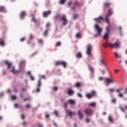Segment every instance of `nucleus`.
I'll list each match as a JSON object with an SVG mask.
<instances>
[{
    "label": "nucleus",
    "instance_id": "f257e3e1",
    "mask_svg": "<svg viewBox=\"0 0 127 127\" xmlns=\"http://www.w3.org/2000/svg\"><path fill=\"white\" fill-rule=\"evenodd\" d=\"M113 14V10L109 9L108 11L107 14L106 15V19L103 18L102 16H100L98 18H95L94 19V20L95 21H98L99 22H101V20H103V21H106L108 24H110V20H109V16H111Z\"/></svg>",
    "mask_w": 127,
    "mask_h": 127
},
{
    "label": "nucleus",
    "instance_id": "f03ea898",
    "mask_svg": "<svg viewBox=\"0 0 127 127\" xmlns=\"http://www.w3.org/2000/svg\"><path fill=\"white\" fill-rule=\"evenodd\" d=\"M25 64V62L24 61H22L20 62L19 65V70H16L14 68V66H11L12 69L11 70V72L13 73V74H18V73H20L22 70H23V68L24 67V64Z\"/></svg>",
    "mask_w": 127,
    "mask_h": 127
},
{
    "label": "nucleus",
    "instance_id": "7ed1b4c3",
    "mask_svg": "<svg viewBox=\"0 0 127 127\" xmlns=\"http://www.w3.org/2000/svg\"><path fill=\"white\" fill-rule=\"evenodd\" d=\"M94 28L97 32V34L94 35L95 37H101V36H102V31H103V29L99 26V25L97 24L95 25Z\"/></svg>",
    "mask_w": 127,
    "mask_h": 127
},
{
    "label": "nucleus",
    "instance_id": "20e7f679",
    "mask_svg": "<svg viewBox=\"0 0 127 127\" xmlns=\"http://www.w3.org/2000/svg\"><path fill=\"white\" fill-rule=\"evenodd\" d=\"M120 41H118L115 43V44H113L112 43H106L104 45V47H107V46H109L111 47V48H119L120 47Z\"/></svg>",
    "mask_w": 127,
    "mask_h": 127
},
{
    "label": "nucleus",
    "instance_id": "39448f33",
    "mask_svg": "<svg viewBox=\"0 0 127 127\" xmlns=\"http://www.w3.org/2000/svg\"><path fill=\"white\" fill-rule=\"evenodd\" d=\"M106 32L105 33L104 36H103V39H108L109 34H110V26H108L106 28Z\"/></svg>",
    "mask_w": 127,
    "mask_h": 127
},
{
    "label": "nucleus",
    "instance_id": "423d86ee",
    "mask_svg": "<svg viewBox=\"0 0 127 127\" xmlns=\"http://www.w3.org/2000/svg\"><path fill=\"white\" fill-rule=\"evenodd\" d=\"M92 52V46L91 45H87V50H86V54L88 55V56H90Z\"/></svg>",
    "mask_w": 127,
    "mask_h": 127
},
{
    "label": "nucleus",
    "instance_id": "0eeeda50",
    "mask_svg": "<svg viewBox=\"0 0 127 127\" xmlns=\"http://www.w3.org/2000/svg\"><path fill=\"white\" fill-rule=\"evenodd\" d=\"M66 115H68V116L72 119V117L73 116H75L76 115V112H72L70 110H68L66 111Z\"/></svg>",
    "mask_w": 127,
    "mask_h": 127
},
{
    "label": "nucleus",
    "instance_id": "6e6552de",
    "mask_svg": "<svg viewBox=\"0 0 127 127\" xmlns=\"http://www.w3.org/2000/svg\"><path fill=\"white\" fill-rule=\"evenodd\" d=\"M61 20H63V23L64 25H66L67 24L68 21L66 18V15H63L62 17L61 18Z\"/></svg>",
    "mask_w": 127,
    "mask_h": 127
},
{
    "label": "nucleus",
    "instance_id": "1a4fd4ad",
    "mask_svg": "<svg viewBox=\"0 0 127 127\" xmlns=\"http://www.w3.org/2000/svg\"><path fill=\"white\" fill-rule=\"evenodd\" d=\"M56 65H57L58 66L59 65H62L64 68L67 66V63L65 62H57L55 63Z\"/></svg>",
    "mask_w": 127,
    "mask_h": 127
},
{
    "label": "nucleus",
    "instance_id": "9d476101",
    "mask_svg": "<svg viewBox=\"0 0 127 127\" xmlns=\"http://www.w3.org/2000/svg\"><path fill=\"white\" fill-rule=\"evenodd\" d=\"M106 81L108 85H110V84H114L116 81L112 78H106Z\"/></svg>",
    "mask_w": 127,
    "mask_h": 127
},
{
    "label": "nucleus",
    "instance_id": "9b49d317",
    "mask_svg": "<svg viewBox=\"0 0 127 127\" xmlns=\"http://www.w3.org/2000/svg\"><path fill=\"white\" fill-rule=\"evenodd\" d=\"M96 96V92L95 91H92L91 94H87L86 97L88 99H91L92 97H95Z\"/></svg>",
    "mask_w": 127,
    "mask_h": 127
},
{
    "label": "nucleus",
    "instance_id": "f8f14e48",
    "mask_svg": "<svg viewBox=\"0 0 127 127\" xmlns=\"http://www.w3.org/2000/svg\"><path fill=\"white\" fill-rule=\"evenodd\" d=\"M84 113H85L86 115L90 116V115H92L93 110H92L91 109H86L84 110Z\"/></svg>",
    "mask_w": 127,
    "mask_h": 127
},
{
    "label": "nucleus",
    "instance_id": "ddd939ff",
    "mask_svg": "<svg viewBox=\"0 0 127 127\" xmlns=\"http://www.w3.org/2000/svg\"><path fill=\"white\" fill-rule=\"evenodd\" d=\"M99 63H100V66H105V65H106V63L105 62V59H104V58H100V59L99 60Z\"/></svg>",
    "mask_w": 127,
    "mask_h": 127
},
{
    "label": "nucleus",
    "instance_id": "4468645a",
    "mask_svg": "<svg viewBox=\"0 0 127 127\" xmlns=\"http://www.w3.org/2000/svg\"><path fill=\"white\" fill-rule=\"evenodd\" d=\"M77 114L78 115V117L80 120H82V119L84 118V115H83V113H82V111H81V110H79L78 111Z\"/></svg>",
    "mask_w": 127,
    "mask_h": 127
},
{
    "label": "nucleus",
    "instance_id": "2eb2a0df",
    "mask_svg": "<svg viewBox=\"0 0 127 127\" xmlns=\"http://www.w3.org/2000/svg\"><path fill=\"white\" fill-rule=\"evenodd\" d=\"M51 13V11L49 10L48 11H44L43 12V16L44 17H47Z\"/></svg>",
    "mask_w": 127,
    "mask_h": 127
},
{
    "label": "nucleus",
    "instance_id": "dca6fc26",
    "mask_svg": "<svg viewBox=\"0 0 127 127\" xmlns=\"http://www.w3.org/2000/svg\"><path fill=\"white\" fill-rule=\"evenodd\" d=\"M88 68L89 70H90V71H91V72L92 73V74L90 75V78H93V77H94V74H93V73H94V68L90 65L88 66Z\"/></svg>",
    "mask_w": 127,
    "mask_h": 127
},
{
    "label": "nucleus",
    "instance_id": "f3484780",
    "mask_svg": "<svg viewBox=\"0 0 127 127\" xmlns=\"http://www.w3.org/2000/svg\"><path fill=\"white\" fill-rule=\"evenodd\" d=\"M5 64L7 66V69H9L11 67V63L7 61H5Z\"/></svg>",
    "mask_w": 127,
    "mask_h": 127
},
{
    "label": "nucleus",
    "instance_id": "a211bd4d",
    "mask_svg": "<svg viewBox=\"0 0 127 127\" xmlns=\"http://www.w3.org/2000/svg\"><path fill=\"white\" fill-rule=\"evenodd\" d=\"M25 15H26V12H25V11H23L21 12L20 17L21 19H23Z\"/></svg>",
    "mask_w": 127,
    "mask_h": 127
},
{
    "label": "nucleus",
    "instance_id": "6ab92c4d",
    "mask_svg": "<svg viewBox=\"0 0 127 127\" xmlns=\"http://www.w3.org/2000/svg\"><path fill=\"white\" fill-rule=\"evenodd\" d=\"M67 94L68 95H69V96H72V95L74 94V91L72 90L71 89H68Z\"/></svg>",
    "mask_w": 127,
    "mask_h": 127
},
{
    "label": "nucleus",
    "instance_id": "aec40b11",
    "mask_svg": "<svg viewBox=\"0 0 127 127\" xmlns=\"http://www.w3.org/2000/svg\"><path fill=\"white\" fill-rule=\"evenodd\" d=\"M68 102L70 105H75V101L72 99L68 100Z\"/></svg>",
    "mask_w": 127,
    "mask_h": 127
},
{
    "label": "nucleus",
    "instance_id": "412c9836",
    "mask_svg": "<svg viewBox=\"0 0 127 127\" xmlns=\"http://www.w3.org/2000/svg\"><path fill=\"white\" fill-rule=\"evenodd\" d=\"M0 12H5V8L3 6H0Z\"/></svg>",
    "mask_w": 127,
    "mask_h": 127
},
{
    "label": "nucleus",
    "instance_id": "4be33fe9",
    "mask_svg": "<svg viewBox=\"0 0 127 127\" xmlns=\"http://www.w3.org/2000/svg\"><path fill=\"white\" fill-rule=\"evenodd\" d=\"M31 16H32V21H33V22H35V23H36V19L35 18V17H34V16L33 15H31Z\"/></svg>",
    "mask_w": 127,
    "mask_h": 127
},
{
    "label": "nucleus",
    "instance_id": "5701e85b",
    "mask_svg": "<svg viewBox=\"0 0 127 127\" xmlns=\"http://www.w3.org/2000/svg\"><path fill=\"white\" fill-rule=\"evenodd\" d=\"M76 57L77 58H81L82 57V54L81 53H78L76 54Z\"/></svg>",
    "mask_w": 127,
    "mask_h": 127
},
{
    "label": "nucleus",
    "instance_id": "b1692460",
    "mask_svg": "<svg viewBox=\"0 0 127 127\" xmlns=\"http://www.w3.org/2000/svg\"><path fill=\"white\" fill-rule=\"evenodd\" d=\"M37 86L38 87H40L41 86V78H40V79H39Z\"/></svg>",
    "mask_w": 127,
    "mask_h": 127
},
{
    "label": "nucleus",
    "instance_id": "393cba45",
    "mask_svg": "<svg viewBox=\"0 0 127 127\" xmlns=\"http://www.w3.org/2000/svg\"><path fill=\"white\" fill-rule=\"evenodd\" d=\"M89 105L90 107H95L96 106V102H93V103H90L89 104Z\"/></svg>",
    "mask_w": 127,
    "mask_h": 127
},
{
    "label": "nucleus",
    "instance_id": "a878e982",
    "mask_svg": "<svg viewBox=\"0 0 127 127\" xmlns=\"http://www.w3.org/2000/svg\"><path fill=\"white\" fill-rule=\"evenodd\" d=\"M114 54L116 58H122V57H121V56H119V55L118 54V53L115 52Z\"/></svg>",
    "mask_w": 127,
    "mask_h": 127
},
{
    "label": "nucleus",
    "instance_id": "bb28decb",
    "mask_svg": "<svg viewBox=\"0 0 127 127\" xmlns=\"http://www.w3.org/2000/svg\"><path fill=\"white\" fill-rule=\"evenodd\" d=\"M38 43H40V44H43V40L41 39H38Z\"/></svg>",
    "mask_w": 127,
    "mask_h": 127
},
{
    "label": "nucleus",
    "instance_id": "cd10ccee",
    "mask_svg": "<svg viewBox=\"0 0 127 127\" xmlns=\"http://www.w3.org/2000/svg\"><path fill=\"white\" fill-rule=\"evenodd\" d=\"M54 115L56 116L57 117H59V113H58V111H55L54 113Z\"/></svg>",
    "mask_w": 127,
    "mask_h": 127
},
{
    "label": "nucleus",
    "instance_id": "c85d7f7f",
    "mask_svg": "<svg viewBox=\"0 0 127 127\" xmlns=\"http://www.w3.org/2000/svg\"><path fill=\"white\" fill-rule=\"evenodd\" d=\"M80 86H81V83L80 82H77L75 84V87H77V88H79V87H80Z\"/></svg>",
    "mask_w": 127,
    "mask_h": 127
},
{
    "label": "nucleus",
    "instance_id": "c756f323",
    "mask_svg": "<svg viewBox=\"0 0 127 127\" xmlns=\"http://www.w3.org/2000/svg\"><path fill=\"white\" fill-rule=\"evenodd\" d=\"M76 38H81V34L80 33L76 34Z\"/></svg>",
    "mask_w": 127,
    "mask_h": 127
},
{
    "label": "nucleus",
    "instance_id": "7c9ffc66",
    "mask_svg": "<svg viewBox=\"0 0 127 127\" xmlns=\"http://www.w3.org/2000/svg\"><path fill=\"white\" fill-rule=\"evenodd\" d=\"M48 32V30H46L45 32L43 33L44 36H47V33Z\"/></svg>",
    "mask_w": 127,
    "mask_h": 127
},
{
    "label": "nucleus",
    "instance_id": "2f4dec72",
    "mask_svg": "<svg viewBox=\"0 0 127 127\" xmlns=\"http://www.w3.org/2000/svg\"><path fill=\"white\" fill-rule=\"evenodd\" d=\"M65 1H66V0H60L61 4H64V3H65Z\"/></svg>",
    "mask_w": 127,
    "mask_h": 127
},
{
    "label": "nucleus",
    "instance_id": "473e14b6",
    "mask_svg": "<svg viewBox=\"0 0 127 127\" xmlns=\"http://www.w3.org/2000/svg\"><path fill=\"white\" fill-rule=\"evenodd\" d=\"M74 5H78V6H80V5H81V3L78 2V1H76L74 3Z\"/></svg>",
    "mask_w": 127,
    "mask_h": 127
},
{
    "label": "nucleus",
    "instance_id": "72a5a7b5",
    "mask_svg": "<svg viewBox=\"0 0 127 127\" xmlns=\"http://www.w3.org/2000/svg\"><path fill=\"white\" fill-rule=\"evenodd\" d=\"M109 121L110 123H113V118H111V116H109Z\"/></svg>",
    "mask_w": 127,
    "mask_h": 127
},
{
    "label": "nucleus",
    "instance_id": "f704fd0d",
    "mask_svg": "<svg viewBox=\"0 0 127 127\" xmlns=\"http://www.w3.org/2000/svg\"><path fill=\"white\" fill-rule=\"evenodd\" d=\"M37 127H43V125H42L41 123H38Z\"/></svg>",
    "mask_w": 127,
    "mask_h": 127
},
{
    "label": "nucleus",
    "instance_id": "c9c22d12",
    "mask_svg": "<svg viewBox=\"0 0 127 127\" xmlns=\"http://www.w3.org/2000/svg\"><path fill=\"white\" fill-rule=\"evenodd\" d=\"M4 41L0 42V45H1V46H4Z\"/></svg>",
    "mask_w": 127,
    "mask_h": 127
},
{
    "label": "nucleus",
    "instance_id": "e433bc0d",
    "mask_svg": "<svg viewBox=\"0 0 127 127\" xmlns=\"http://www.w3.org/2000/svg\"><path fill=\"white\" fill-rule=\"evenodd\" d=\"M30 78H31V80H32V81H34V76H33L32 75L30 74Z\"/></svg>",
    "mask_w": 127,
    "mask_h": 127
},
{
    "label": "nucleus",
    "instance_id": "4c0bfd02",
    "mask_svg": "<svg viewBox=\"0 0 127 127\" xmlns=\"http://www.w3.org/2000/svg\"><path fill=\"white\" fill-rule=\"evenodd\" d=\"M26 108H27V109H30V108H31V106L30 104H27L26 105Z\"/></svg>",
    "mask_w": 127,
    "mask_h": 127
},
{
    "label": "nucleus",
    "instance_id": "58836bf2",
    "mask_svg": "<svg viewBox=\"0 0 127 127\" xmlns=\"http://www.w3.org/2000/svg\"><path fill=\"white\" fill-rule=\"evenodd\" d=\"M16 99V96L13 95L11 96V99L14 100Z\"/></svg>",
    "mask_w": 127,
    "mask_h": 127
},
{
    "label": "nucleus",
    "instance_id": "ea45409f",
    "mask_svg": "<svg viewBox=\"0 0 127 127\" xmlns=\"http://www.w3.org/2000/svg\"><path fill=\"white\" fill-rule=\"evenodd\" d=\"M60 45H61V42H58L57 43L56 46H60Z\"/></svg>",
    "mask_w": 127,
    "mask_h": 127
},
{
    "label": "nucleus",
    "instance_id": "a19ab883",
    "mask_svg": "<svg viewBox=\"0 0 127 127\" xmlns=\"http://www.w3.org/2000/svg\"><path fill=\"white\" fill-rule=\"evenodd\" d=\"M110 5H111V4H110V3H105V6H110Z\"/></svg>",
    "mask_w": 127,
    "mask_h": 127
},
{
    "label": "nucleus",
    "instance_id": "79ce46f5",
    "mask_svg": "<svg viewBox=\"0 0 127 127\" xmlns=\"http://www.w3.org/2000/svg\"><path fill=\"white\" fill-rule=\"evenodd\" d=\"M119 108H120V110H121V111H122V112H125V110L124 109V108H123V107H122L121 106H120L119 107Z\"/></svg>",
    "mask_w": 127,
    "mask_h": 127
},
{
    "label": "nucleus",
    "instance_id": "37998d69",
    "mask_svg": "<svg viewBox=\"0 0 127 127\" xmlns=\"http://www.w3.org/2000/svg\"><path fill=\"white\" fill-rule=\"evenodd\" d=\"M64 109H67V103H64Z\"/></svg>",
    "mask_w": 127,
    "mask_h": 127
},
{
    "label": "nucleus",
    "instance_id": "c03bdc74",
    "mask_svg": "<svg viewBox=\"0 0 127 127\" xmlns=\"http://www.w3.org/2000/svg\"><path fill=\"white\" fill-rule=\"evenodd\" d=\"M77 96L79 97V98H82L83 96H82V94L81 93H77Z\"/></svg>",
    "mask_w": 127,
    "mask_h": 127
},
{
    "label": "nucleus",
    "instance_id": "a18cd8bd",
    "mask_svg": "<svg viewBox=\"0 0 127 127\" xmlns=\"http://www.w3.org/2000/svg\"><path fill=\"white\" fill-rule=\"evenodd\" d=\"M118 96H119V97H120V98H123V94H122V93H119Z\"/></svg>",
    "mask_w": 127,
    "mask_h": 127
},
{
    "label": "nucleus",
    "instance_id": "49530a36",
    "mask_svg": "<svg viewBox=\"0 0 127 127\" xmlns=\"http://www.w3.org/2000/svg\"><path fill=\"white\" fill-rule=\"evenodd\" d=\"M72 4V1H69L68 3V6H71V5Z\"/></svg>",
    "mask_w": 127,
    "mask_h": 127
},
{
    "label": "nucleus",
    "instance_id": "de8ad7c7",
    "mask_svg": "<svg viewBox=\"0 0 127 127\" xmlns=\"http://www.w3.org/2000/svg\"><path fill=\"white\" fill-rule=\"evenodd\" d=\"M24 40H25V38H22L21 39H20V41L21 42H23V41H24Z\"/></svg>",
    "mask_w": 127,
    "mask_h": 127
},
{
    "label": "nucleus",
    "instance_id": "09e8293b",
    "mask_svg": "<svg viewBox=\"0 0 127 127\" xmlns=\"http://www.w3.org/2000/svg\"><path fill=\"white\" fill-rule=\"evenodd\" d=\"M53 90H54V91H57V90H58V88L55 86L53 88Z\"/></svg>",
    "mask_w": 127,
    "mask_h": 127
},
{
    "label": "nucleus",
    "instance_id": "8fccbe9b",
    "mask_svg": "<svg viewBox=\"0 0 127 127\" xmlns=\"http://www.w3.org/2000/svg\"><path fill=\"white\" fill-rule=\"evenodd\" d=\"M85 122H86V123H90V119H88V118H87L86 119V120H85Z\"/></svg>",
    "mask_w": 127,
    "mask_h": 127
},
{
    "label": "nucleus",
    "instance_id": "3c124183",
    "mask_svg": "<svg viewBox=\"0 0 127 127\" xmlns=\"http://www.w3.org/2000/svg\"><path fill=\"white\" fill-rule=\"evenodd\" d=\"M109 91L111 92V93H113V92H114V89L113 88H111L109 89Z\"/></svg>",
    "mask_w": 127,
    "mask_h": 127
},
{
    "label": "nucleus",
    "instance_id": "603ef678",
    "mask_svg": "<svg viewBox=\"0 0 127 127\" xmlns=\"http://www.w3.org/2000/svg\"><path fill=\"white\" fill-rule=\"evenodd\" d=\"M112 103H114V104L116 103V99H113L112 100Z\"/></svg>",
    "mask_w": 127,
    "mask_h": 127
},
{
    "label": "nucleus",
    "instance_id": "864d4df0",
    "mask_svg": "<svg viewBox=\"0 0 127 127\" xmlns=\"http://www.w3.org/2000/svg\"><path fill=\"white\" fill-rule=\"evenodd\" d=\"M21 119H22V120H24V119H25V117H24V115L23 114H22L21 115Z\"/></svg>",
    "mask_w": 127,
    "mask_h": 127
},
{
    "label": "nucleus",
    "instance_id": "5fc2aeb1",
    "mask_svg": "<svg viewBox=\"0 0 127 127\" xmlns=\"http://www.w3.org/2000/svg\"><path fill=\"white\" fill-rule=\"evenodd\" d=\"M39 77H41V78H44V79H45V76L44 75H39Z\"/></svg>",
    "mask_w": 127,
    "mask_h": 127
},
{
    "label": "nucleus",
    "instance_id": "6e6d98bb",
    "mask_svg": "<svg viewBox=\"0 0 127 127\" xmlns=\"http://www.w3.org/2000/svg\"><path fill=\"white\" fill-rule=\"evenodd\" d=\"M46 26V27H49V26H50V23H48Z\"/></svg>",
    "mask_w": 127,
    "mask_h": 127
},
{
    "label": "nucleus",
    "instance_id": "4d7b16f0",
    "mask_svg": "<svg viewBox=\"0 0 127 127\" xmlns=\"http://www.w3.org/2000/svg\"><path fill=\"white\" fill-rule=\"evenodd\" d=\"M14 107H15V108H18V104H14Z\"/></svg>",
    "mask_w": 127,
    "mask_h": 127
},
{
    "label": "nucleus",
    "instance_id": "13d9d810",
    "mask_svg": "<svg viewBox=\"0 0 127 127\" xmlns=\"http://www.w3.org/2000/svg\"><path fill=\"white\" fill-rule=\"evenodd\" d=\"M76 18H77V14H74L73 16V19H76Z\"/></svg>",
    "mask_w": 127,
    "mask_h": 127
},
{
    "label": "nucleus",
    "instance_id": "bf43d9fd",
    "mask_svg": "<svg viewBox=\"0 0 127 127\" xmlns=\"http://www.w3.org/2000/svg\"><path fill=\"white\" fill-rule=\"evenodd\" d=\"M40 91V88H39V87L37 88V92L38 93Z\"/></svg>",
    "mask_w": 127,
    "mask_h": 127
},
{
    "label": "nucleus",
    "instance_id": "052dcab7",
    "mask_svg": "<svg viewBox=\"0 0 127 127\" xmlns=\"http://www.w3.org/2000/svg\"><path fill=\"white\" fill-rule=\"evenodd\" d=\"M27 74L28 75H30H30H31V72L30 71H28V72L27 73Z\"/></svg>",
    "mask_w": 127,
    "mask_h": 127
},
{
    "label": "nucleus",
    "instance_id": "680f3d73",
    "mask_svg": "<svg viewBox=\"0 0 127 127\" xmlns=\"http://www.w3.org/2000/svg\"><path fill=\"white\" fill-rule=\"evenodd\" d=\"M99 81H102V80H103V77H99Z\"/></svg>",
    "mask_w": 127,
    "mask_h": 127
},
{
    "label": "nucleus",
    "instance_id": "e2e57ef3",
    "mask_svg": "<svg viewBox=\"0 0 127 127\" xmlns=\"http://www.w3.org/2000/svg\"><path fill=\"white\" fill-rule=\"evenodd\" d=\"M29 39H33V36H32V35H30L29 37Z\"/></svg>",
    "mask_w": 127,
    "mask_h": 127
},
{
    "label": "nucleus",
    "instance_id": "0e129e2a",
    "mask_svg": "<svg viewBox=\"0 0 127 127\" xmlns=\"http://www.w3.org/2000/svg\"><path fill=\"white\" fill-rule=\"evenodd\" d=\"M49 117V114H47V115H46V119H48Z\"/></svg>",
    "mask_w": 127,
    "mask_h": 127
},
{
    "label": "nucleus",
    "instance_id": "69168bd1",
    "mask_svg": "<svg viewBox=\"0 0 127 127\" xmlns=\"http://www.w3.org/2000/svg\"><path fill=\"white\" fill-rule=\"evenodd\" d=\"M0 97H2L3 96V92H1L0 94Z\"/></svg>",
    "mask_w": 127,
    "mask_h": 127
},
{
    "label": "nucleus",
    "instance_id": "338daca9",
    "mask_svg": "<svg viewBox=\"0 0 127 127\" xmlns=\"http://www.w3.org/2000/svg\"><path fill=\"white\" fill-rule=\"evenodd\" d=\"M116 91L117 92V93H120V92H121V90L117 89V90H116Z\"/></svg>",
    "mask_w": 127,
    "mask_h": 127
},
{
    "label": "nucleus",
    "instance_id": "774afa93",
    "mask_svg": "<svg viewBox=\"0 0 127 127\" xmlns=\"http://www.w3.org/2000/svg\"><path fill=\"white\" fill-rule=\"evenodd\" d=\"M120 71V70L119 69H115V73H118V72H119Z\"/></svg>",
    "mask_w": 127,
    "mask_h": 127
}]
</instances>
